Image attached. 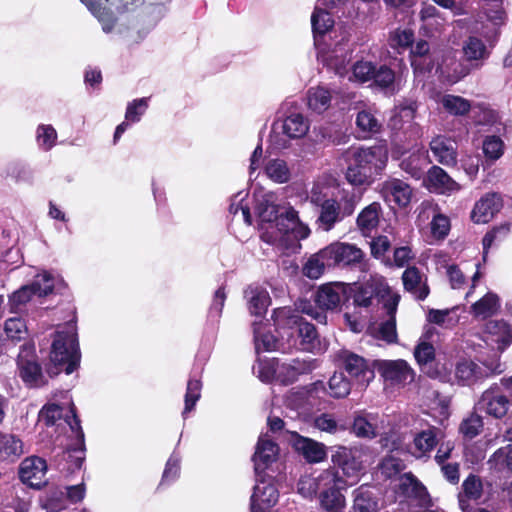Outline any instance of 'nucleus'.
<instances>
[{
  "mask_svg": "<svg viewBox=\"0 0 512 512\" xmlns=\"http://www.w3.org/2000/svg\"><path fill=\"white\" fill-rule=\"evenodd\" d=\"M273 319L282 340L287 341L283 352L292 349L311 353L324 351L315 326L305 321L298 312L287 307L279 308L274 311Z\"/></svg>",
  "mask_w": 512,
  "mask_h": 512,
  "instance_id": "nucleus-1",
  "label": "nucleus"
},
{
  "mask_svg": "<svg viewBox=\"0 0 512 512\" xmlns=\"http://www.w3.org/2000/svg\"><path fill=\"white\" fill-rule=\"evenodd\" d=\"M347 165L345 178L353 186L370 185L374 177L381 173L388 160L387 148L351 147L343 155Z\"/></svg>",
  "mask_w": 512,
  "mask_h": 512,
  "instance_id": "nucleus-2",
  "label": "nucleus"
},
{
  "mask_svg": "<svg viewBox=\"0 0 512 512\" xmlns=\"http://www.w3.org/2000/svg\"><path fill=\"white\" fill-rule=\"evenodd\" d=\"M88 10L98 19L105 33H110L114 27L115 9L119 13L134 11L144 5L145 13L152 21L162 19L171 0H80Z\"/></svg>",
  "mask_w": 512,
  "mask_h": 512,
  "instance_id": "nucleus-3",
  "label": "nucleus"
},
{
  "mask_svg": "<svg viewBox=\"0 0 512 512\" xmlns=\"http://www.w3.org/2000/svg\"><path fill=\"white\" fill-rule=\"evenodd\" d=\"M294 101H287L281 107V116L272 124L270 143L277 149L288 146L289 140L303 138L309 131L310 122Z\"/></svg>",
  "mask_w": 512,
  "mask_h": 512,
  "instance_id": "nucleus-4",
  "label": "nucleus"
},
{
  "mask_svg": "<svg viewBox=\"0 0 512 512\" xmlns=\"http://www.w3.org/2000/svg\"><path fill=\"white\" fill-rule=\"evenodd\" d=\"M77 334L73 326L57 331L52 342L50 360L55 366H63L66 374L73 373L80 363Z\"/></svg>",
  "mask_w": 512,
  "mask_h": 512,
  "instance_id": "nucleus-5",
  "label": "nucleus"
},
{
  "mask_svg": "<svg viewBox=\"0 0 512 512\" xmlns=\"http://www.w3.org/2000/svg\"><path fill=\"white\" fill-rule=\"evenodd\" d=\"M353 299V304L357 308H370L375 301L385 302L390 295L398 294L393 292L385 281V278L375 274L370 275L369 279L362 283H353L347 285V294Z\"/></svg>",
  "mask_w": 512,
  "mask_h": 512,
  "instance_id": "nucleus-6",
  "label": "nucleus"
},
{
  "mask_svg": "<svg viewBox=\"0 0 512 512\" xmlns=\"http://www.w3.org/2000/svg\"><path fill=\"white\" fill-rule=\"evenodd\" d=\"M319 484L321 507L327 512H342L346 500L341 490L348 486V481L339 476L337 471L329 468L319 474Z\"/></svg>",
  "mask_w": 512,
  "mask_h": 512,
  "instance_id": "nucleus-7",
  "label": "nucleus"
},
{
  "mask_svg": "<svg viewBox=\"0 0 512 512\" xmlns=\"http://www.w3.org/2000/svg\"><path fill=\"white\" fill-rule=\"evenodd\" d=\"M347 294V285L341 282L326 283L321 285L315 293V303L321 309L318 311L311 304L302 305L303 313L311 316L319 323H326L327 316L323 310H334L338 308Z\"/></svg>",
  "mask_w": 512,
  "mask_h": 512,
  "instance_id": "nucleus-8",
  "label": "nucleus"
},
{
  "mask_svg": "<svg viewBox=\"0 0 512 512\" xmlns=\"http://www.w3.org/2000/svg\"><path fill=\"white\" fill-rule=\"evenodd\" d=\"M310 232V228L300 221L298 212L292 206H287L285 215L278 220L277 231H265L262 240L270 245H282L290 236L296 240H303Z\"/></svg>",
  "mask_w": 512,
  "mask_h": 512,
  "instance_id": "nucleus-9",
  "label": "nucleus"
},
{
  "mask_svg": "<svg viewBox=\"0 0 512 512\" xmlns=\"http://www.w3.org/2000/svg\"><path fill=\"white\" fill-rule=\"evenodd\" d=\"M317 59L329 70L343 77L348 73V64L351 61V45L349 41L342 38L333 45L323 42H316Z\"/></svg>",
  "mask_w": 512,
  "mask_h": 512,
  "instance_id": "nucleus-10",
  "label": "nucleus"
},
{
  "mask_svg": "<svg viewBox=\"0 0 512 512\" xmlns=\"http://www.w3.org/2000/svg\"><path fill=\"white\" fill-rule=\"evenodd\" d=\"M18 375L29 388H37L44 385V375L38 362L36 349L33 342L25 341L17 356Z\"/></svg>",
  "mask_w": 512,
  "mask_h": 512,
  "instance_id": "nucleus-11",
  "label": "nucleus"
},
{
  "mask_svg": "<svg viewBox=\"0 0 512 512\" xmlns=\"http://www.w3.org/2000/svg\"><path fill=\"white\" fill-rule=\"evenodd\" d=\"M56 281L57 277L51 272L43 271L37 274L31 284L22 286L10 296L11 309L21 310V307L30 301L33 295L43 297L52 293Z\"/></svg>",
  "mask_w": 512,
  "mask_h": 512,
  "instance_id": "nucleus-12",
  "label": "nucleus"
},
{
  "mask_svg": "<svg viewBox=\"0 0 512 512\" xmlns=\"http://www.w3.org/2000/svg\"><path fill=\"white\" fill-rule=\"evenodd\" d=\"M400 295H390L383 303L384 315L379 322L370 325V334L388 344L396 343L398 340L396 329V312L400 302Z\"/></svg>",
  "mask_w": 512,
  "mask_h": 512,
  "instance_id": "nucleus-13",
  "label": "nucleus"
},
{
  "mask_svg": "<svg viewBox=\"0 0 512 512\" xmlns=\"http://www.w3.org/2000/svg\"><path fill=\"white\" fill-rule=\"evenodd\" d=\"M338 359L344 370L357 385L367 387L374 379L376 370L374 361H369L349 350L340 351Z\"/></svg>",
  "mask_w": 512,
  "mask_h": 512,
  "instance_id": "nucleus-14",
  "label": "nucleus"
},
{
  "mask_svg": "<svg viewBox=\"0 0 512 512\" xmlns=\"http://www.w3.org/2000/svg\"><path fill=\"white\" fill-rule=\"evenodd\" d=\"M325 393L324 382L316 381L307 387L290 391L285 397V405L297 412V415L307 414Z\"/></svg>",
  "mask_w": 512,
  "mask_h": 512,
  "instance_id": "nucleus-15",
  "label": "nucleus"
},
{
  "mask_svg": "<svg viewBox=\"0 0 512 512\" xmlns=\"http://www.w3.org/2000/svg\"><path fill=\"white\" fill-rule=\"evenodd\" d=\"M285 208L283 207V211L280 212L273 193H264L255 197L254 214L259 221L261 234L268 230L277 231L278 220L285 215ZM260 237L262 238V235Z\"/></svg>",
  "mask_w": 512,
  "mask_h": 512,
  "instance_id": "nucleus-16",
  "label": "nucleus"
},
{
  "mask_svg": "<svg viewBox=\"0 0 512 512\" xmlns=\"http://www.w3.org/2000/svg\"><path fill=\"white\" fill-rule=\"evenodd\" d=\"M332 462L342 470L343 475L347 478L348 486L358 481L364 469L363 453L356 447H338L332 454Z\"/></svg>",
  "mask_w": 512,
  "mask_h": 512,
  "instance_id": "nucleus-17",
  "label": "nucleus"
},
{
  "mask_svg": "<svg viewBox=\"0 0 512 512\" xmlns=\"http://www.w3.org/2000/svg\"><path fill=\"white\" fill-rule=\"evenodd\" d=\"M279 498L278 489L275 486L274 478L264 473L256 475V484L250 498V510L258 512L274 506Z\"/></svg>",
  "mask_w": 512,
  "mask_h": 512,
  "instance_id": "nucleus-18",
  "label": "nucleus"
},
{
  "mask_svg": "<svg viewBox=\"0 0 512 512\" xmlns=\"http://www.w3.org/2000/svg\"><path fill=\"white\" fill-rule=\"evenodd\" d=\"M482 339L492 350L503 352L512 343V327L504 320H489L484 324Z\"/></svg>",
  "mask_w": 512,
  "mask_h": 512,
  "instance_id": "nucleus-19",
  "label": "nucleus"
},
{
  "mask_svg": "<svg viewBox=\"0 0 512 512\" xmlns=\"http://www.w3.org/2000/svg\"><path fill=\"white\" fill-rule=\"evenodd\" d=\"M324 249L328 256V263H330L331 267H345L355 264H360L361 266L365 265L362 263L364 253L355 245L344 242H334L326 246Z\"/></svg>",
  "mask_w": 512,
  "mask_h": 512,
  "instance_id": "nucleus-20",
  "label": "nucleus"
},
{
  "mask_svg": "<svg viewBox=\"0 0 512 512\" xmlns=\"http://www.w3.org/2000/svg\"><path fill=\"white\" fill-rule=\"evenodd\" d=\"M287 442L301 455L308 463H319L326 459V446L308 437H304L297 432L287 431Z\"/></svg>",
  "mask_w": 512,
  "mask_h": 512,
  "instance_id": "nucleus-21",
  "label": "nucleus"
},
{
  "mask_svg": "<svg viewBox=\"0 0 512 512\" xmlns=\"http://www.w3.org/2000/svg\"><path fill=\"white\" fill-rule=\"evenodd\" d=\"M510 401L507 395L503 394L499 387H491L484 391L475 405V409L491 417L500 419L509 410Z\"/></svg>",
  "mask_w": 512,
  "mask_h": 512,
  "instance_id": "nucleus-22",
  "label": "nucleus"
},
{
  "mask_svg": "<svg viewBox=\"0 0 512 512\" xmlns=\"http://www.w3.org/2000/svg\"><path fill=\"white\" fill-rule=\"evenodd\" d=\"M374 367L384 381L390 384H402L413 380V371L405 360H374Z\"/></svg>",
  "mask_w": 512,
  "mask_h": 512,
  "instance_id": "nucleus-23",
  "label": "nucleus"
},
{
  "mask_svg": "<svg viewBox=\"0 0 512 512\" xmlns=\"http://www.w3.org/2000/svg\"><path fill=\"white\" fill-rule=\"evenodd\" d=\"M47 463L43 458L31 456L24 459L19 467L20 480L27 486L40 489L46 484Z\"/></svg>",
  "mask_w": 512,
  "mask_h": 512,
  "instance_id": "nucleus-24",
  "label": "nucleus"
},
{
  "mask_svg": "<svg viewBox=\"0 0 512 512\" xmlns=\"http://www.w3.org/2000/svg\"><path fill=\"white\" fill-rule=\"evenodd\" d=\"M66 421L71 433L75 437L74 446L69 448L66 452V461L69 464L68 471L73 473L75 470L81 469L85 459L84 433L80 425V420L73 413L71 417L67 416Z\"/></svg>",
  "mask_w": 512,
  "mask_h": 512,
  "instance_id": "nucleus-25",
  "label": "nucleus"
},
{
  "mask_svg": "<svg viewBox=\"0 0 512 512\" xmlns=\"http://www.w3.org/2000/svg\"><path fill=\"white\" fill-rule=\"evenodd\" d=\"M398 487L401 494L416 501L420 508L431 506V499L426 487L412 473H405L400 476Z\"/></svg>",
  "mask_w": 512,
  "mask_h": 512,
  "instance_id": "nucleus-26",
  "label": "nucleus"
},
{
  "mask_svg": "<svg viewBox=\"0 0 512 512\" xmlns=\"http://www.w3.org/2000/svg\"><path fill=\"white\" fill-rule=\"evenodd\" d=\"M440 435V428L435 426H428L416 432L410 446V453L418 459L429 457L431 451L437 446Z\"/></svg>",
  "mask_w": 512,
  "mask_h": 512,
  "instance_id": "nucleus-27",
  "label": "nucleus"
},
{
  "mask_svg": "<svg viewBox=\"0 0 512 512\" xmlns=\"http://www.w3.org/2000/svg\"><path fill=\"white\" fill-rule=\"evenodd\" d=\"M278 445L266 436H260L253 455L255 475H260L272 464L278 456Z\"/></svg>",
  "mask_w": 512,
  "mask_h": 512,
  "instance_id": "nucleus-28",
  "label": "nucleus"
},
{
  "mask_svg": "<svg viewBox=\"0 0 512 512\" xmlns=\"http://www.w3.org/2000/svg\"><path fill=\"white\" fill-rule=\"evenodd\" d=\"M501 207V197L496 193H487L476 202L471 213V218L475 223H487Z\"/></svg>",
  "mask_w": 512,
  "mask_h": 512,
  "instance_id": "nucleus-29",
  "label": "nucleus"
},
{
  "mask_svg": "<svg viewBox=\"0 0 512 512\" xmlns=\"http://www.w3.org/2000/svg\"><path fill=\"white\" fill-rule=\"evenodd\" d=\"M404 288L411 293L415 299L424 300L429 295L427 278L414 266L408 267L402 275Z\"/></svg>",
  "mask_w": 512,
  "mask_h": 512,
  "instance_id": "nucleus-30",
  "label": "nucleus"
},
{
  "mask_svg": "<svg viewBox=\"0 0 512 512\" xmlns=\"http://www.w3.org/2000/svg\"><path fill=\"white\" fill-rule=\"evenodd\" d=\"M379 415L375 413H358L354 417L352 431L360 438H374L381 433Z\"/></svg>",
  "mask_w": 512,
  "mask_h": 512,
  "instance_id": "nucleus-31",
  "label": "nucleus"
},
{
  "mask_svg": "<svg viewBox=\"0 0 512 512\" xmlns=\"http://www.w3.org/2000/svg\"><path fill=\"white\" fill-rule=\"evenodd\" d=\"M426 182L431 191L439 194H451L460 189L458 183L438 166H433L429 169Z\"/></svg>",
  "mask_w": 512,
  "mask_h": 512,
  "instance_id": "nucleus-32",
  "label": "nucleus"
},
{
  "mask_svg": "<svg viewBox=\"0 0 512 512\" xmlns=\"http://www.w3.org/2000/svg\"><path fill=\"white\" fill-rule=\"evenodd\" d=\"M253 331L255 350L257 353L275 350L283 351V347H287V342L281 343L273 334H271L270 330L266 329V324L262 321L253 322Z\"/></svg>",
  "mask_w": 512,
  "mask_h": 512,
  "instance_id": "nucleus-33",
  "label": "nucleus"
},
{
  "mask_svg": "<svg viewBox=\"0 0 512 512\" xmlns=\"http://www.w3.org/2000/svg\"><path fill=\"white\" fill-rule=\"evenodd\" d=\"M463 58L475 67H479L489 57L486 44L477 36L467 37L462 44Z\"/></svg>",
  "mask_w": 512,
  "mask_h": 512,
  "instance_id": "nucleus-34",
  "label": "nucleus"
},
{
  "mask_svg": "<svg viewBox=\"0 0 512 512\" xmlns=\"http://www.w3.org/2000/svg\"><path fill=\"white\" fill-rule=\"evenodd\" d=\"M353 496L354 512H379V498L371 487L362 485L353 491Z\"/></svg>",
  "mask_w": 512,
  "mask_h": 512,
  "instance_id": "nucleus-35",
  "label": "nucleus"
},
{
  "mask_svg": "<svg viewBox=\"0 0 512 512\" xmlns=\"http://www.w3.org/2000/svg\"><path fill=\"white\" fill-rule=\"evenodd\" d=\"M499 297L492 292L486 293L470 307V314L475 319L485 320L496 315L500 310Z\"/></svg>",
  "mask_w": 512,
  "mask_h": 512,
  "instance_id": "nucleus-36",
  "label": "nucleus"
},
{
  "mask_svg": "<svg viewBox=\"0 0 512 512\" xmlns=\"http://www.w3.org/2000/svg\"><path fill=\"white\" fill-rule=\"evenodd\" d=\"M430 149L436 160L444 165L456 163V144L444 136H438L430 142Z\"/></svg>",
  "mask_w": 512,
  "mask_h": 512,
  "instance_id": "nucleus-37",
  "label": "nucleus"
},
{
  "mask_svg": "<svg viewBox=\"0 0 512 512\" xmlns=\"http://www.w3.org/2000/svg\"><path fill=\"white\" fill-rule=\"evenodd\" d=\"M248 309L256 317L263 318L270 304L268 291L260 286H250L245 292Z\"/></svg>",
  "mask_w": 512,
  "mask_h": 512,
  "instance_id": "nucleus-38",
  "label": "nucleus"
},
{
  "mask_svg": "<svg viewBox=\"0 0 512 512\" xmlns=\"http://www.w3.org/2000/svg\"><path fill=\"white\" fill-rule=\"evenodd\" d=\"M311 25L316 44L325 41V34L333 28L334 20L327 10L316 6L311 16Z\"/></svg>",
  "mask_w": 512,
  "mask_h": 512,
  "instance_id": "nucleus-39",
  "label": "nucleus"
},
{
  "mask_svg": "<svg viewBox=\"0 0 512 512\" xmlns=\"http://www.w3.org/2000/svg\"><path fill=\"white\" fill-rule=\"evenodd\" d=\"M485 5L483 7L486 14L487 20L494 26L491 35L484 34V37L489 43H493L498 36V28L504 23L505 12L502 8L503 0H484Z\"/></svg>",
  "mask_w": 512,
  "mask_h": 512,
  "instance_id": "nucleus-40",
  "label": "nucleus"
},
{
  "mask_svg": "<svg viewBox=\"0 0 512 512\" xmlns=\"http://www.w3.org/2000/svg\"><path fill=\"white\" fill-rule=\"evenodd\" d=\"M332 93L325 86L311 87L307 92V104L313 112L321 114L331 106Z\"/></svg>",
  "mask_w": 512,
  "mask_h": 512,
  "instance_id": "nucleus-41",
  "label": "nucleus"
},
{
  "mask_svg": "<svg viewBox=\"0 0 512 512\" xmlns=\"http://www.w3.org/2000/svg\"><path fill=\"white\" fill-rule=\"evenodd\" d=\"M24 453L22 440L13 434L0 435V459L14 462Z\"/></svg>",
  "mask_w": 512,
  "mask_h": 512,
  "instance_id": "nucleus-42",
  "label": "nucleus"
},
{
  "mask_svg": "<svg viewBox=\"0 0 512 512\" xmlns=\"http://www.w3.org/2000/svg\"><path fill=\"white\" fill-rule=\"evenodd\" d=\"M263 172L267 178L278 184L287 183L291 178V169L288 163L281 158L267 160Z\"/></svg>",
  "mask_w": 512,
  "mask_h": 512,
  "instance_id": "nucleus-43",
  "label": "nucleus"
},
{
  "mask_svg": "<svg viewBox=\"0 0 512 512\" xmlns=\"http://www.w3.org/2000/svg\"><path fill=\"white\" fill-rule=\"evenodd\" d=\"M384 191L400 207L407 206L411 201L412 189L402 180L391 179L386 181Z\"/></svg>",
  "mask_w": 512,
  "mask_h": 512,
  "instance_id": "nucleus-44",
  "label": "nucleus"
},
{
  "mask_svg": "<svg viewBox=\"0 0 512 512\" xmlns=\"http://www.w3.org/2000/svg\"><path fill=\"white\" fill-rule=\"evenodd\" d=\"M414 356L422 371L432 378L440 377L437 370L432 369L435 358V349L433 345L427 342H421L414 350Z\"/></svg>",
  "mask_w": 512,
  "mask_h": 512,
  "instance_id": "nucleus-45",
  "label": "nucleus"
},
{
  "mask_svg": "<svg viewBox=\"0 0 512 512\" xmlns=\"http://www.w3.org/2000/svg\"><path fill=\"white\" fill-rule=\"evenodd\" d=\"M326 268H331V266L328 263V256L323 248L307 259L303 265L302 272L310 279H318L323 275Z\"/></svg>",
  "mask_w": 512,
  "mask_h": 512,
  "instance_id": "nucleus-46",
  "label": "nucleus"
},
{
  "mask_svg": "<svg viewBox=\"0 0 512 512\" xmlns=\"http://www.w3.org/2000/svg\"><path fill=\"white\" fill-rule=\"evenodd\" d=\"M381 206L377 202H373L365 207L357 217V225L364 235H368L374 230L379 223Z\"/></svg>",
  "mask_w": 512,
  "mask_h": 512,
  "instance_id": "nucleus-47",
  "label": "nucleus"
},
{
  "mask_svg": "<svg viewBox=\"0 0 512 512\" xmlns=\"http://www.w3.org/2000/svg\"><path fill=\"white\" fill-rule=\"evenodd\" d=\"M343 217L340 205L334 199L331 202H326V205L320 208L317 223L323 231H330Z\"/></svg>",
  "mask_w": 512,
  "mask_h": 512,
  "instance_id": "nucleus-48",
  "label": "nucleus"
},
{
  "mask_svg": "<svg viewBox=\"0 0 512 512\" xmlns=\"http://www.w3.org/2000/svg\"><path fill=\"white\" fill-rule=\"evenodd\" d=\"M463 494L459 495V505L466 512L469 505L467 500H478L482 495V482L479 477L470 474L462 484Z\"/></svg>",
  "mask_w": 512,
  "mask_h": 512,
  "instance_id": "nucleus-49",
  "label": "nucleus"
},
{
  "mask_svg": "<svg viewBox=\"0 0 512 512\" xmlns=\"http://www.w3.org/2000/svg\"><path fill=\"white\" fill-rule=\"evenodd\" d=\"M72 413L77 417L74 407L71 406L66 412L64 408L58 404L52 403L45 405L40 413L39 418L40 421L44 422L47 426L56 425L59 420L64 418V422L68 425L66 419L67 416L71 417Z\"/></svg>",
  "mask_w": 512,
  "mask_h": 512,
  "instance_id": "nucleus-50",
  "label": "nucleus"
},
{
  "mask_svg": "<svg viewBox=\"0 0 512 512\" xmlns=\"http://www.w3.org/2000/svg\"><path fill=\"white\" fill-rule=\"evenodd\" d=\"M3 330L6 339L12 342L25 341L29 335L25 320L19 316L6 319L3 325Z\"/></svg>",
  "mask_w": 512,
  "mask_h": 512,
  "instance_id": "nucleus-51",
  "label": "nucleus"
},
{
  "mask_svg": "<svg viewBox=\"0 0 512 512\" xmlns=\"http://www.w3.org/2000/svg\"><path fill=\"white\" fill-rule=\"evenodd\" d=\"M439 103L447 113L453 116H464L471 109V102L468 99L452 94L441 96Z\"/></svg>",
  "mask_w": 512,
  "mask_h": 512,
  "instance_id": "nucleus-52",
  "label": "nucleus"
},
{
  "mask_svg": "<svg viewBox=\"0 0 512 512\" xmlns=\"http://www.w3.org/2000/svg\"><path fill=\"white\" fill-rule=\"evenodd\" d=\"M273 368V373H269L267 375H263L260 371V379L263 382H269L272 379H276L283 384H290L297 379V374L294 372L293 366L291 363H280L275 360V367Z\"/></svg>",
  "mask_w": 512,
  "mask_h": 512,
  "instance_id": "nucleus-53",
  "label": "nucleus"
},
{
  "mask_svg": "<svg viewBox=\"0 0 512 512\" xmlns=\"http://www.w3.org/2000/svg\"><path fill=\"white\" fill-rule=\"evenodd\" d=\"M247 193L245 191H240L236 193L232 198L229 205V212L234 217H239L245 224H252V214L250 212V208L248 202L246 200Z\"/></svg>",
  "mask_w": 512,
  "mask_h": 512,
  "instance_id": "nucleus-54",
  "label": "nucleus"
},
{
  "mask_svg": "<svg viewBox=\"0 0 512 512\" xmlns=\"http://www.w3.org/2000/svg\"><path fill=\"white\" fill-rule=\"evenodd\" d=\"M425 166V152L421 151H417L410 154L407 158H404L400 163L401 169L415 179H420L422 177V175L424 174Z\"/></svg>",
  "mask_w": 512,
  "mask_h": 512,
  "instance_id": "nucleus-55",
  "label": "nucleus"
},
{
  "mask_svg": "<svg viewBox=\"0 0 512 512\" xmlns=\"http://www.w3.org/2000/svg\"><path fill=\"white\" fill-rule=\"evenodd\" d=\"M455 376L463 385H470L482 377V369L470 360H463L456 366Z\"/></svg>",
  "mask_w": 512,
  "mask_h": 512,
  "instance_id": "nucleus-56",
  "label": "nucleus"
},
{
  "mask_svg": "<svg viewBox=\"0 0 512 512\" xmlns=\"http://www.w3.org/2000/svg\"><path fill=\"white\" fill-rule=\"evenodd\" d=\"M356 126L363 137L375 134L380 131L381 124L375 117L371 108L363 109L358 112L356 117Z\"/></svg>",
  "mask_w": 512,
  "mask_h": 512,
  "instance_id": "nucleus-57",
  "label": "nucleus"
},
{
  "mask_svg": "<svg viewBox=\"0 0 512 512\" xmlns=\"http://www.w3.org/2000/svg\"><path fill=\"white\" fill-rule=\"evenodd\" d=\"M36 143L40 150L50 151L57 143L58 134L50 124H40L35 132Z\"/></svg>",
  "mask_w": 512,
  "mask_h": 512,
  "instance_id": "nucleus-58",
  "label": "nucleus"
},
{
  "mask_svg": "<svg viewBox=\"0 0 512 512\" xmlns=\"http://www.w3.org/2000/svg\"><path fill=\"white\" fill-rule=\"evenodd\" d=\"M202 382L197 378H190L187 382V388L185 393V406L183 410V417L185 418L187 413L192 411L201 397Z\"/></svg>",
  "mask_w": 512,
  "mask_h": 512,
  "instance_id": "nucleus-59",
  "label": "nucleus"
},
{
  "mask_svg": "<svg viewBox=\"0 0 512 512\" xmlns=\"http://www.w3.org/2000/svg\"><path fill=\"white\" fill-rule=\"evenodd\" d=\"M376 66L377 65L371 61L359 60L352 66V75L349 79L358 83L372 81Z\"/></svg>",
  "mask_w": 512,
  "mask_h": 512,
  "instance_id": "nucleus-60",
  "label": "nucleus"
},
{
  "mask_svg": "<svg viewBox=\"0 0 512 512\" xmlns=\"http://www.w3.org/2000/svg\"><path fill=\"white\" fill-rule=\"evenodd\" d=\"M149 100V97H143L129 102L125 111V120L132 124L140 122L149 107Z\"/></svg>",
  "mask_w": 512,
  "mask_h": 512,
  "instance_id": "nucleus-61",
  "label": "nucleus"
},
{
  "mask_svg": "<svg viewBox=\"0 0 512 512\" xmlns=\"http://www.w3.org/2000/svg\"><path fill=\"white\" fill-rule=\"evenodd\" d=\"M329 394L334 398H344L351 390L349 380L343 373H334L328 382Z\"/></svg>",
  "mask_w": 512,
  "mask_h": 512,
  "instance_id": "nucleus-62",
  "label": "nucleus"
},
{
  "mask_svg": "<svg viewBox=\"0 0 512 512\" xmlns=\"http://www.w3.org/2000/svg\"><path fill=\"white\" fill-rule=\"evenodd\" d=\"M483 153L487 161L498 160L504 152V143L498 136H487L483 141Z\"/></svg>",
  "mask_w": 512,
  "mask_h": 512,
  "instance_id": "nucleus-63",
  "label": "nucleus"
},
{
  "mask_svg": "<svg viewBox=\"0 0 512 512\" xmlns=\"http://www.w3.org/2000/svg\"><path fill=\"white\" fill-rule=\"evenodd\" d=\"M482 427V417L476 413H472L467 418L463 419L459 431L465 438L473 439L480 433Z\"/></svg>",
  "mask_w": 512,
  "mask_h": 512,
  "instance_id": "nucleus-64",
  "label": "nucleus"
}]
</instances>
